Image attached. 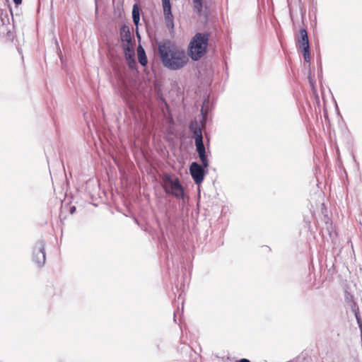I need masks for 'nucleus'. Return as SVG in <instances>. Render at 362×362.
I'll use <instances>...</instances> for the list:
<instances>
[{"label": "nucleus", "mask_w": 362, "mask_h": 362, "mask_svg": "<svg viewBox=\"0 0 362 362\" xmlns=\"http://www.w3.org/2000/svg\"><path fill=\"white\" fill-rule=\"evenodd\" d=\"M76 211V207L75 206H71L69 208V213L71 214H74Z\"/></svg>", "instance_id": "f3484780"}, {"label": "nucleus", "mask_w": 362, "mask_h": 362, "mask_svg": "<svg viewBox=\"0 0 362 362\" xmlns=\"http://www.w3.org/2000/svg\"><path fill=\"white\" fill-rule=\"evenodd\" d=\"M127 46L129 47V49H134L135 42L133 37L129 40L122 41V48L123 51H124V49H126Z\"/></svg>", "instance_id": "2eb2a0df"}, {"label": "nucleus", "mask_w": 362, "mask_h": 362, "mask_svg": "<svg viewBox=\"0 0 362 362\" xmlns=\"http://www.w3.org/2000/svg\"><path fill=\"white\" fill-rule=\"evenodd\" d=\"M155 346L156 348L157 353L164 352V344L161 341H160V340L156 341Z\"/></svg>", "instance_id": "dca6fc26"}, {"label": "nucleus", "mask_w": 362, "mask_h": 362, "mask_svg": "<svg viewBox=\"0 0 362 362\" xmlns=\"http://www.w3.org/2000/svg\"><path fill=\"white\" fill-rule=\"evenodd\" d=\"M10 13H11V16H12V15H13V13H12V9H11V8H10Z\"/></svg>", "instance_id": "5701e85b"}, {"label": "nucleus", "mask_w": 362, "mask_h": 362, "mask_svg": "<svg viewBox=\"0 0 362 362\" xmlns=\"http://www.w3.org/2000/svg\"><path fill=\"white\" fill-rule=\"evenodd\" d=\"M308 80H309L310 83L312 86H313V84H314V80H313V78L311 77L310 74L308 75Z\"/></svg>", "instance_id": "a211bd4d"}, {"label": "nucleus", "mask_w": 362, "mask_h": 362, "mask_svg": "<svg viewBox=\"0 0 362 362\" xmlns=\"http://www.w3.org/2000/svg\"><path fill=\"white\" fill-rule=\"evenodd\" d=\"M119 36L121 41L129 40L132 37L129 28L126 24H123L120 27Z\"/></svg>", "instance_id": "1a4fd4ad"}, {"label": "nucleus", "mask_w": 362, "mask_h": 362, "mask_svg": "<svg viewBox=\"0 0 362 362\" xmlns=\"http://www.w3.org/2000/svg\"><path fill=\"white\" fill-rule=\"evenodd\" d=\"M189 130L192 139L194 140L196 151L201 162V163L197 161L192 162L189 165V170L194 182L199 186L203 182L205 176L208 173L207 168L209 166V160L204 144L202 127L196 120L190 122Z\"/></svg>", "instance_id": "f257e3e1"}, {"label": "nucleus", "mask_w": 362, "mask_h": 362, "mask_svg": "<svg viewBox=\"0 0 362 362\" xmlns=\"http://www.w3.org/2000/svg\"><path fill=\"white\" fill-rule=\"evenodd\" d=\"M0 21L2 25L9 23L8 15L6 11L0 8Z\"/></svg>", "instance_id": "4468645a"}, {"label": "nucleus", "mask_w": 362, "mask_h": 362, "mask_svg": "<svg viewBox=\"0 0 362 362\" xmlns=\"http://www.w3.org/2000/svg\"><path fill=\"white\" fill-rule=\"evenodd\" d=\"M123 52L129 67L131 69H135L137 66V64L135 59L134 49H129V47L127 46L126 49H124V51H123Z\"/></svg>", "instance_id": "0eeeda50"}, {"label": "nucleus", "mask_w": 362, "mask_h": 362, "mask_svg": "<svg viewBox=\"0 0 362 362\" xmlns=\"http://www.w3.org/2000/svg\"><path fill=\"white\" fill-rule=\"evenodd\" d=\"M210 34L209 33H197L191 39L187 54L192 60L197 62L201 59L207 52Z\"/></svg>", "instance_id": "7ed1b4c3"}, {"label": "nucleus", "mask_w": 362, "mask_h": 362, "mask_svg": "<svg viewBox=\"0 0 362 362\" xmlns=\"http://www.w3.org/2000/svg\"><path fill=\"white\" fill-rule=\"evenodd\" d=\"M237 362H251V361L247 358H241V359L237 361Z\"/></svg>", "instance_id": "aec40b11"}, {"label": "nucleus", "mask_w": 362, "mask_h": 362, "mask_svg": "<svg viewBox=\"0 0 362 362\" xmlns=\"http://www.w3.org/2000/svg\"><path fill=\"white\" fill-rule=\"evenodd\" d=\"M298 49L310 46L308 32L305 28H300L299 35L296 38Z\"/></svg>", "instance_id": "6e6552de"}, {"label": "nucleus", "mask_w": 362, "mask_h": 362, "mask_svg": "<svg viewBox=\"0 0 362 362\" xmlns=\"http://www.w3.org/2000/svg\"><path fill=\"white\" fill-rule=\"evenodd\" d=\"M158 51L163 66L170 71L180 70L189 62L185 49L177 47L170 40H165L160 42L158 45Z\"/></svg>", "instance_id": "f03ea898"}, {"label": "nucleus", "mask_w": 362, "mask_h": 362, "mask_svg": "<svg viewBox=\"0 0 362 362\" xmlns=\"http://www.w3.org/2000/svg\"><path fill=\"white\" fill-rule=\"evenodd\" d=\"M303 57L304 62L310 64V46L300 49Z\"/></svg>", "instance_id": "f8f14e48"}, {"label": "nucleus", "mask_w": 362, "mask_h": 362, "mask_svg": "<svg viewBox=\"0 0 362 362\" xmlns=\"http://www.w3.org/2000/svg\"><path fill=\"white\" fill-rule=\"evenodd\" d=\"M137 37L140 38V35L139 33H137Z\"/></svg>", "instance_id": "b1692460"}, {"label": "nucleus", "mask_w": 362, "mask_h": 362, "mask_svg": "<svg viewBox=\"0 0 362 362\" xmlns=\"http://www.w3.org/2000/svg\"><path fill=\"white\" fill-rule=\"evenodd\" d=\"M16 6H18L22 4L23 0H13Z\"/></svg>", "instance_id": "6ab92c4d"}, {"label": "nucleus", "mask_w": 362, "mask_h": 362, "mask_svg": "<svg viewBox=\"0 0 362 362\" xmlns=\"http://www.w3.org/2000/svg\"><path fill=\"white\" fill-rule=\"evenodd\" d=\"M194 4V9L196 11L198 15H202L203 12V0H192Z\"/></svg>", "instance_id": "ddd939ff"}, {"label": "nucleus", "mask_w": 362, "mask_h": 362, "mask_svg": "<svg viewBox=\"0 0 362 362\" xmlns=\"http://www.w3.org/2000/svg\"><path fill=\"white\" fill-rule=\"evenodd\" d=\"M163 9V16L165 25L169 30L174 29V17L171 11V4L170 0H161Z\"/></svg>", "instance_id": "423d86ee"}, {"label": "nucleus", "mask_w": 362, "mask_h": 362, "mask_svg": "<svg viewBox=\"0 0 362 362\" xmlns=\"http://www.w3.org/2000/svg\"><path fill=\"white\" fill-rule=\"evenodd\" d=\"M132 21L136 26H138L140 22V10L136 4H134L132 8Z\"/></svg>", "instance_id": "9b49d317"}, {"label": "nucleus", "mask_w": 362, "mask_h": 362, "mask_svg": "<svg viewBox=\"0 0 362 362\" xmlns=\"http://www.w3.org/2000/svg\"><path fill=\"white\" fill-rule=\"evenodd\" d=\"M355 317H356V320H357V319H361L360 314L357 312L355 313Z\"/></svg>", "instance_id": "412c9836"}, {"label": "nucleus", "mask_w": 362, "mask_h": 362, "mask_svg": "<svg viewBox=\"0 0 362 362\" xmlns=\"http://www.w3.org/2000/svg\"><path fill=\"white\" fill-rule=\"evenodd\" d=\"M45 247V240L43 239H39L35 243L33 249V261L38 267H42L45 264L46 256Z\"/></svg>", "instance_id": "39448f33"}, {"label": "nucleus", "mask_w": 362, "mask_h": 362, "mask_svg": "<svg viewBox=\"0 0 362 362\" xmlns=\"http://www.w3.org/2000/svg\"><path fill=\"white\" fill-rule=\"evenodd\" d=\"M202 113L204 114V106L202 107Z\"/></svg>", "instance_id": "4be33fe9"}, {"label": "nucleus", "mask_w": 362, "mask_h": 362, "mask_svg": "<svg viewBox=\"0 0 362 362\" xmlns=\"http://www.w3.org/2000/svg\"><path fill=\"white\" fill-rule=\"evenodd\" d=\"M161 187L166 195L181 200L183 204L188 199L185 187L177 177L164 174L161 179Z\"/></svg>", "instance_id": "20e7f679"}, {"label": "nucleus", "mask_w": 362, "mask_h": 362, "mask_svg": "<svg viewBox=\"0 0 362 362\" xmlns=\"http://www.w3.org/2000/svg\"><path fill=\"white\" fill-rule=\"evenodd\" d=\"M137 55L140 64L144 66H146L148 63V59L144 48L141 45H139L137 48Z\"/></svg>", "instance_id": "9d476101"}]
</instances>
